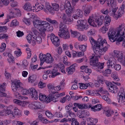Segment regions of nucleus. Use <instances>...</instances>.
Wrapping results in <instances>:
<instances>
[{
  "mask_svg": "<svg viewBox=\"0 0 125 125\" xmlns=\"http://www.w3.org/2000/svg\"><path fill=\"white\" fill-rule=\"evenodd\" d=\"M87 46L83 45L79 46V48L80 50L83 52L85 51L86 50Z\"/></svg>",
  "mask_w": 125,
  "mask_h": 125,
  "instance_id": "obj_50",
  "label": "nucleus"
},
{
  "mask_svg": "<svg viewBox=\"0 0 125 125\" xmlns=\"http://www.w3.org/2000/svg\"><path fill=\"white\" fill-rule=\"evenodd\" d=\"M42 22V21L36 20H34L33 21V23L34 26H35V25H38L41 26Z\"/></svg>",
  "mask_w": 125,
  "mask_h": 125,
  "instance_id": "obj_39",
  "label": "nucleus"
},
{
  "mask_svg": "<svg viewBox=\"0 0 125 125\" xmlns=\"http://www.w3.org/2000/svg\"><path fill=\"white\" fill-rule=\"evenodd\" d=\"M83 8L84 10V14L85 16H87L90 13L92 9V7L90 6L87 5H83Z\"/></svg>",
  "mask_w": 125,
  "mask_h": 125,
  "instance_id": "obj_22",
  "label": "nucleus"
},
{
  "mask_svg": "<svg viewBox=\"0 0 125 125\" xmlns=\"http://www.w3.org/2000/svg\"><path fill=\"white\" fill-rule=\"evenodd\" d=\"M39 34L33 35L32 37L33 38L35 39L38 43H40L42 42V39L41 37L39 35Z\"/></svg>",
  "mask_w": 125,
  "mask_h": 125,
  "instance_id": "obj_32",
  "label": "nucleus"
},
{
  "mask_svg": "<svg viewBox=\"0 0 125 125\" xmlns=\"http://www.w3.org/2000/svg\"><path fill=\"white\" fill-rule=\"evenodd\" d=\"M52 9H53V12L54 10L57 11L59 9V6L58 4L56 3H53L52 5Z\"/></svg>",
  "mask_w": 125,
  "mask_h": 125,
  "instance_id": "obj_44",
  "label": "nucleus"
},
{
  "mask_svg": "<svg viewBox=\"0 0 125 125\" xmlns=\"http://www.w3.org/2000/svg\"><path fill=\"white\" fill-rule=\"evenodd\" d=\"M125 6L123 3L120 7L119 9L117 12V14H116L115 17L117 18L120 17L124 13V8Z\"/></svg>",
  "mask_w": 125,
  "mask_h": 125,
  "instance_id": "obj_18",
  "label": "nucleus"
},
{
  "mask_svg": "<svg viewBox=\"0 0 125 125\" xmlns=\"http://www.w3.org/2000/svg\"><path fill=\"white\" fill-rule=\"evenodd\" d=\"M54 115L56 116L58 118H62L63 117L62 114L60 112L58 113L56 112L54 114Z\"/></svg>",
  "mask_w": 125,
  "mask_h": 125,
  "instance_id": "obj_59",
  "label": "nucleus"
},
{
  "mask_svg": "<svg viewBox=\"0 0 125 125\" xmlns=\"http://www.w3.org/2000/svg\"><path fill=\"white\" fill-rule=\"evenodd\" d=\"M90 122L88 123V125H95L97 122V119H94L92 118H89Z\"/></svg>",
  "mask_w": 125,
  "mask_h": 125,
  "instance_id": "obj_35",
  "label": "nucleus"
},
{
  "mask_svg": "<svg viewBox=\"0 0 125 125\" xmlns=\"http://www.w3.org/2000/svg\"><path fill=\"white\" fill-rule=\"evenodd\" d=\"M55 66L57 68H60V69H64L65 68L64 64L61 63H59L58 64H56L55 65Z\"/></svg>",
  "mask_w": 125,
  "mask_h": 125,
  "instance_id": "obj_49",
  "label": "nucleus"
},
{
  "mask_svg": "<svg viewBox=\"0 0 125 125\" xmlns=\"http://www.w3.org/2000/svg\"><path fill=\"white\" fill-rule=\"evenodd\" d=\"M77 24L76 26V28L80 31H82L83 29H86L88 28V25L86 24V21L85 20H79L77 21Z\"/></svg>",
  "mask_w": 125,
  "mask_h": 125,
  "instance_id": "obj_10",
  "label": "nucleus"
},
{
  "mask_svg": "<svg viewBox=\"0 0 125 125\" xmlns=\"http://www.w3.org/2000/svg\"><path fill=\"white\" fill-rule=\"evenodd\" d=\"M109 47V45H108V46H105L104 47H103L102 48V49L101 50L102 52V53H103V52H106L108 48Z\"/></svg>",
  "mask_w": 125,
  "mask_h": 125,
  "instance_id": "obj_57",
  "label": "nucleus"
},
{
  "mask_svg": "<svg viewBox=\"0 0 125 125\" xmlns=\"http://www.w3.org/2000/svg\"><path fill=\"white\" fill-rule=\"evenodd\" d=\"M59 28L60 29L58 34L59 36L61 38H64L65 39L69 38L70 37V35L68 31L66 26L61 23Z\"/></svg>",
  "mask_w": 125,
  "mask_h": 125,
  "instance_id": "obj_5",
  "label": "nucleus"
},
{
  "mask_svg": "<svg viewBox=\"0 0 125 125\" xmlns=\"http://www.w3.org/2000/svg\"><path fill=\"white\" fill-rule=\"evenodd\" d=\"M78 40L80 41H82L83 40H85L86 39V37L85 35H81L80 33V35L78 36Z\"/></svg>",
  "mask_w": 125,
  "mask_h": 125,
  "instance_id": "obj_45",
  "label": "nucleus"
},
{
  "mask_svg": "<svg viewBox=\"0 0 125 125\" xmlns=\"http://www.w3.org/2000/svg\"><path fill=\"white\" fill-rule=\"evenodd\" d=\"M120 29L117 31V33L116 34L118 37H119V36L120 37H122L125 38V28L123 29L124 28L122 27V26H119Z\"/></svg>",
  "mask_w": 125,
  "mask_h": 125,
  "instance_id": "obj_19",
  "label": "nucleus"
},
{
  "mask_svg": "<svg viewBox=\"0 0 125 125\" xmlns=\"http://www.w3.org/2000/svg\"><path fill=\"white\" fill-rule=\"evenodd\" d=\"M114 79V80L117 81L119 80V79L118 78V76H116V75L115 74H113L112 75Z\"/></svg>",
  "mask_w": 125,
  "mask_h": 125,
  "instance_id": "obj_63",
  "label": "nucleus"
},
{
  "mask_svg": "<svg viewBox=\"0 0 125 125\" xmlns=\"http://www.w3.org/2000/svg\"><path fill=\"white\" fill-rule=\"evenodd\" d=\"M8 37V35L6 34H0V39H3L5 38L7 39Z\"/></svg>",
  "mask_w": 125,
  "mask_h": 125,
  "instance_id": "obj_62",
  "label": "nucleus"
},
{
  "mask_svg": "<svg viewBox=\"0 0 125 125\" xmlns=\"http://www.w3.org/2000/svg\"><path fill=\"white\" fill-rule=\"evenodd\" d=\"M75 14L73 15V17L75 19H77L78 18H82L83 16V12L80 9H78L75 11Z\"/></svg>",
  "mask_w": 125,
  "mask_h": 125,
  "instance_id": "obj_21",
  "label": "nucleus"
},
{
  "mask_svg": "<svg viewBox=\"0 0 125 125\" xmlns=\"http://www.w3.org/2000/svg\"><path fill=\"white\" fill-rule=\"evenodd\" d=\"M30 18L29 19L24 18L23 20V21L27 25H29L30 24Z\"/></svg>",
  "mask_w": 125,
  "mask_h": 125,
  "instance_id": "obj_51",
  "label": "nucleus"
},
{
  "mask_svg": "<svg viewBox=\"0 0 125 125\" xmlns=\"http://www.w3.org/2000/svg\"><path fill=\"white\" fill-rule=\"evenodd\" d=\"M18 24V22H17V21L16 19L13 20L11 22V24L12 25L16 26Z\"/></svg>",
  "mask_w": 125,
  "mask_h": 125,
  "instance_id": "obj_60",
  "label": "nucleus"
},
{
  "mask_svg": "<svg viewBox=\"0 0 125 125\" xmlns=\"http://www.w3.org/2000/svg\"><path fill=\"white\" fill-rule=\"evenodd\" d=\"M73 105L75 106L78 107L79 109H83V104L80 103H74L73 104Z\"/></svg>",
  "mask_w": 125,
  "mask_h": 125,
  "instance_id": "obj_52",
  "label": "nucleus"
},
{
  "mask_svg": "<svg viewBox=\"0 0 125 125\" xmlns=\"http://www.w3.org/2000/svg\"><path fill=\"white\" fill-rule=\"evenodd\" d=\"M45 6L47 9L48 10L49 12L51 13H53V10L52 9V7L49 4H46Z\"/></svg>",
  "mask_w": 125,
  "mask_h": 125,
  "instance_id": "obj_38",
  "label": "nucleus"
},
{
  "mask_svg": "<svg viewBox=\"0 0 125 125\" xmlns=\"http://www.w3.org/2000/svg\"><path fill=\"white\" fill-rule=\"evenodd\" d=\"M17 36L18 37H20L22 36L24 34L23 32L21 31H19L16 32Z\"/></svg>",
  "mask_w": 125,
  "mask_h": 125,
  "instance_id": "obj_64",
  "label": "nucleus"
},
{
  "mask_svg": "<svg viewBox=\"0 0 125 125\" xmlns=\"http://www.w3.org/2000/svg\"><path fill=\"white\" fill-rule=\"evenodd\" d=\"M121 90L123 92H120V91H119V93H118L117 98L119 103L125 104V94L123 91V89H121Z\"/></svg>",
  "mask_w": 125,
  "mask_h": 125,
  "instance_id": "obj_11",
  "label": "nucleus"
},
{
  "mask_svg": "<svg viewBox=\"0 0 125 125\" xmlns=\"http://www.w3.org/2000/svg\"><path fill=\"white\" fill-rule=\"evenodd\" d=\"M12 89L14 92V95L15 97L21 100H25L27 99V97H24L21 95L18 92L22 88L20 84V82L19 81L14 80L11 81Z\"/></svg>",
  "mask_w": 125,
  "mask_h": 125,
  "instance_id": "obj_1",
  "label": "nucleus"
},
{
  "mask_svg": "<svg viewBox=\"0 0 125 125\" xmlns=\"http://www.w3.org/2000/svg\"><path fill=\"white\" fill-rule=\"evenodd\" d=\"M39 99L41 101L44 102L46 104L48 103V96L46 97V95L42 94V93H40L39 96Z\"/></svg>",
  "mask_w": 125,
  "mask_h": 125,
  "instance_id": "obj_29",
  "label": "nucleus"
},
{
  "mask_svg": "<svg viewBox=\"0 0 125 125\" xmlns=\"http://www.w3.org/2000/svg\"><path fill=\"white\" fill-rule=\"evenodd\" d=\"M60 74V73L58 72L57 68L55 66L52 71V74L49 75V77L54 78L57 75Z\"/></svg>",
  "mask_w": 125,
  "mask_h": 125,
  "instance_id": "obj_26",
  "label": "nucleus"
},
{
  "mask_svg": "<svg viewBox=\"0 0 125 125\" xmlns=\"http://www.w3.org/2000/svg\"><path fill=\"white\" fill-rule=\"evenodd\" d=\"M50 93L48 95V103L52 101L53 102H56L58 101V99L57 98L55 97L54 94L57 93V92L53 91V90H51L50 91Z\"/></svg>",
  "mask_w": 125,
  "mask_h": 125,
  "instance_id": "obj_15",
  "label": "nucleus"
},
{
  "mask_svg": "<svg viewBox=\"0 0 125 125\" xmlns=\"http://www.w3.org/2000/svg\"><path fill=\"white\" fill-rule=\"evenodd\" d=\"M61 9L62 10H65L66 13L67 14L73 12V9L72 7L70 2L68 0L65 1L64 5H61Z\"/></svg>",
  "mask_w": 125,
  "mask_h": 125,
  "instance_id": "obj_7",
  "label": "nucleus"
},
{
  "mask_svg": "<svg viewBox=\"0 0 125 125\" xmlns=\"http://www.w3.org/2000/svg\"><path fill=\"white\" fill-rule=\"evenodd\" d=\"M101 12L104 14L106 15L109 12V11L108 9L105 10V9H103L101 11Z\"/></svg>",
  "mask_w": 125,
  "mask_h": 125,
  "instance_id": "obj_61",
  "label": "nucleus"
},
{
  "mask_svg": "<svg viewBox=\"0 0 125 125\" xmlns=\"http://www.w3.org/2000/svg\"><path fill=\"white\" fill-rule=\"evenodd\" d=\"M115 69L116 71H119L120 70L121 68V65L119 64H115L113 67Z\"/></svg>",
  "mask_w": 125,
  "mask_h": 125,
  "instance_id": "obj_55",
  "label": "nucleus"
},
{
  "mask_svg": "<svg viewBox=\"0 0 125 125\" xmlns=\"http://www.w3.org/2000/svg\"><path fill=\"white\" fill-rule=\"evenodd\" d=\"M104 16L101 15L97 18H96L90 17L88 19V22L91 26L95 27L97 26L96 25H98V26L102 25L104 22Z\"/></svg>",
  "mask_w": 125,
  "mask_h": 125,
  "instance_id": "obj_4",
  "label": "nucleus"
},
{
  "mask_svg": "<svg viewBox=\"0 0 125 125\" xmlns=\"http://www.w3.org/2000/svg\"><path fill=\"white\" fill-rule=\"evenodd\" d=\"M50 39L53 44L56 47H58L60 44V40L57 36H55L52 33L50 35Z\"/></svg>",
  "mask_w": 125,
  "mask_h": 125,
  "instance_id": "obj_14",
  "label": "nucleus"
},
{
  "mask_svg": "<svg viewBox=\"0 0 125 125\" xmlns=\"http://www.w3.org/2000/svg\"><path fill=\"white\" fill-rule=\"evenodd\" d=\"M101 3L103 4L106 2L108 6H111L112 7H115L116 2L114 0H100Z\"/></svg>",
  "mask_w": 125,
  "mask_h": 125,
  "instance_id": "obj_17",
  "label": "nucleus"
},
{
  "mask_svg": "<svg viewBox=\"0 0 125 125\" xmlns=\"http://www.w3.org/2000/svg\"><path fill=\"white\" fill-rule=\"evenodd\" d=\"M116 33V31H113L112 29H110L108 33L109 40L112 42H114L115 39H116V38H118L117 35H116V34L115 35Z\"/></svg>",
  "mask_w": 125,
  "mask_h": 125,
  "instance_id": "obj_16",
  "label": "nucleus"
},
{
  "mask_svg": "<svg viewBox=\"0 0 125 125\" xmlns=\"http://www.w3.org/2000/svg\"><path fill=\"white\" fill-rule=\"evenodd\" d=\"M45 60V61L47 63H52L54 60V59L51 56V54L49 53H47L46 54Z\"/></svg>",
  "mask_w": 125,
  "mask_h": 125,
  "instance_id": "obj_25",
  "label": "nucleus"
},
{
  "mask_svg": "<svg viewBox=\"0 0 125 125\" xmlns=\"http://www.w3.org/2000/svg\"><path fill=\"white\" fill-rule=\"evenodd\" d=\"M46 84L45 83H43L42 82H39L38 83V86L39 87L41 88H42L45 87L46 86Z\"/></svg>",
  "mask_w": 125,
  "mask_h": 125,
  "instance_id": "obj_54",
  "label": "nucleus"
},
{
  "mask_svg": "<svg viewBox=\"0 0 125 125\" xmlns=\"http://www.w3.org/2000/svg\"><path fill=\"white\" fill-rule=\"evenodd\" d=\"M22 94L26 95L28 94L31 95V97L34 98L36 99L38 97V93L36 90L34 88H31L28 90L23 89L21 91Z\"/></svg>",
  "mask_w": 125,
  "mask_h": 125,
  "instance_id": "obj_6",
  "label": "nucleus"
},
{
  "mask_svg": "<svg viewBox=\"0 0 125 125\" xmlns=\"http://www.w3.org/2000/svg\"><path fill=\"white\" fill-rule=\"evenodd\" d=\"M69 121H71L72 122L71 125H79V123L77 121L76 119L74 118H68Z\"/></svg>",
  "mask_w": 125,
  "mask_h": 125,
  "instance_id": "obj_34",
  "label": "nucleus"
},
{
  "mask_svg": "<svg viewBox=\"0 0 125 125\" xmlns=\"http://www.w3.org/2000/svg\"><path fill=\"white\" fill-rule=\"evenodd\" d=\"M80 35V33L77 31H72L71 36L73 37H77Z\"/></svg>",
  "mask_w": 125,
  "mask_h": 125,
  "instance_id": "obj_37",
  "label": "nucleus"
},
{
  "mask_svg": "<svg viewBox=\"0 0 125 125\" xmlns=\"http://www.w3.org/2000/svg\"><path fill=\"white\" fill-rule=\"evenodd\" d=\"M94 106H93L91 108V111H94V112H96V111H99L101 109V108L102 107H99H99H98V108H96L95 107V108H94Z\"/></svg>",
  "mask_w": 125,
  "mask_h": 125,
  "instance_id": "obj_58",
  "label": "nucleus"
},
{
  "mask_svg": "<svg viewBox=\"0 0 125 125\" xmlns=\"http://www.w3.org/2000/svg\"><path fill=\"white\" fill-rule=\"evenodd\" d=\"M23 8L27 11H29L32 10V6L29 2H26L23 7Z\"/></svg>",
  "mask_w": 125,
  "mask_h": 125,
  "instance_id": "obj_27",
  "label": "nucleus"
},
{
  "mask_svg": "<svg viewBox=\"0 0 125 125\" xmlns=\"http://www.w3.org/2000/svg\"><path fill=\"white\" fill-rule=\"evenodd\" d=\"M104 63L98 62V59H95L94 57H92L90 58V64L91 65L93 66V68L95 69L97 71L101 72V69L104 68Z\"/></svg>",
  "mask_w": 125,
  "mask_h": 125,
  "instance_id": "obj_3",
  "label": "nucleus"
},
{
  "mask_svg": "<svg viewBox=\"0 0 125 125\" xmlns=\"http://www.w3.org/2000/svg\"><path fill=\"white\" fill-rule=\"evenodd\" d=\"M114 56L118 58V61L121 63L122 64L125 66V56L121 52L117 51H114Z\"/></svg>",
  "mask_w": 125,
  "mask_h": 125,
  "instance_id": "obj_8",
  "label": "nucleus"
},
{
  "mask_svg": "<svg viewBox=\"0 0 125 125\" xmlns=\"http://www.w3.org/2000/svg\"><path fill=\"white\" fill-rule=\"evenodd\" d=\"M46 55L43 54L42 53H41L39 55V58L40 60L41 59V60L46 61L45 58L46 57Z\"/></svg>",
  "mask_w": 125,
  "mask_h": 125,
  "instance_id": "obj_47",
  "label": "nucleus"
},
{
  "mask_svg": "<svg viewBox=\"0 0 125 125\" xmlns=\"http://www.w3.org/2000/svg\"><path fill=\"white\" fill-rule=\"evenodd\" d=\"M13 102L14 103L23 107H25L28 104L27 102L25 101H22L17 99H14Z\"/></svg>",
  "mask_w": 125,
  "mask_h": 125,
  "instance_id": "obj_28",
  "label": "nucleus"
},
{
  "mask_svg": "<svg viewBox=\"0 0 125 125\" xmlns=\"http://www.w3.org/2000/svg\"><path fill=\"white\" fill-rule=\"evenodd\" d=\"M33 104L35 106L34 108L36 109H42L44 107V105L42 103L38 102H34Z\"/></svg>",
  "mask_w": 125,
  "mask_h": 125,
  "instance_id": "obj_30",
  "label": "nucleus"
},
{
  "mask_svg": "<svg viewBox=\"0 0 125 125\" xmlns=\"http://www.w3.org/2000/svg\"><path fill=\"white\" fill-rule=\"evenodd\" d=\"M62 19L63 22L67 24L71 23V22H72L73 20V19L72 18L71 19L67 18L66 16L64 14H63L62 15Z\"/></svg>",
  "mask_w": 125,
  "mask_h": 125,
  "instance_id": "obj_24",
  "label": "nucleus"
},
{
  "mask_svg": "<svg viewBox=\"0 0 125 125\" xmlns=\"http://www.w3.org/2000/svg\"><path fill=\"white\" fill-rule=\"evenodd\" d=\"M114 59L110 58L108 60L107 62V64L108 66H111L112 68H113L114 65L116 64L114 60Z\"/></svg>",
  "mask_w": 125,
  "mask_h": 125,
  "instance_id": "obj_31",
  "label": "nucleus"
},
{
  "mask_svg": "<svg viewBox=\"0 0 125 125\" xmlns=\"http://www.w3.org/2000/svg\"><path fill=\"white\" fill-rule=\"evenodd\" d=\"M2 113H3V115H4L7 116H9L10 118H12L14 117V115L13 114V112L11 110L7 109H5L2 111Z\"/></svg>",
  "mask_w": 125,
  "mask_h": 125,
  "instance_id": "obj_20",
  "label": "nucleus"
},
{
  "mask_svg": "<svg viewBox=\"0 0 125 125\" xmlns=\"http://www.w3.org/2000/svg\"><path fill=\"white\" fill-rule=\"evenodd\" d=\"M63 62L66 65H70V63L68 61L67 57L66 56H65L63 57Z\"/></svg>",
  "mask_w": 125,
  "mask_h": 125,
  "instance_id": "obj_42",
  "label": "nucleus"
},
{
  "mask_svg": "<svg viewBox=\"0 0 125 125\" xmlns=\"http://www.w3.org/2000/svg\"><path fill=\"white\" fill-rule=\"evenodd\" d=\"M124 40V38L122 37H119L118 38H116V39H114V41H116V44L117 45H119L120 43V42H121L123 41Z\"/></svg>",
  "mask_w": 125,
  "mask_h": 125,
  "instance_id": "obj_43",
  "label": "nucleus"
},
{
  "mask_svg": "<svg viewBox=\"0 0 125 125\" xmlns=\"http://www.w3.org/2000/svg\"><path fill=\"white\" fill-rule=\"evenodd\" d=\"M45 114L48 118L50 119L52 118L54 116V115L52 114L48 110L45 112Z\"/></svg>",
  "mask_w": 125,
  "mask_h": 125,
  "instance_id": "obj_41",
  "label": "nucleus"
},
{
  "mask_svg": "<svg viewBox=\"0 0 125 125\" xmlns=\"http://www.w3.org/2000/svg\"><path fill=\"white\" fill-rule=\"evenodd\" d=\"M31 30V32H30V34L28 35L26 38L29 43H31V42L32 37L33 36V35L39 34L36 30V28L35 27L32 28Z\"/></svg>",
  "mask_w": 125,
  "mask_h": 125,
  "instance_id": "obj_13",
  "label": "nucleus"
},
{
  "mask_svg": "<svg viewBox=\"0 0 125 125\" xmlns=\"http://www.w3.org/2000/svg\"><path fill=\"white\" fill-rule=\"evenodd\" d=\"M107 117L111 116L113 115L114 112L113 111L110 110H107L106 111H104Z\"/></svg>",
  "mask_w": 125,
  "mask_h": 125,
  "instance_id": "obj_40",
  "label": "nucleus"
},
{
  "mask_svg": "<svg viewBox=\"0 0 125 125\" xmlns=\"http://www.w3.org/2000/svg\"><path fill=\"white\" fill-rule=\"evenodd\" d=\"M76 64H74L70 66L69 68H67L66 69V71L69 74H72L75 70V68L77 66Z\"/></svg>",
  "mask_w": 125,
  "mask_h": 125,
  "instance_id": "obj_23",
  "label": "nucleus"
},
{
  "mask_svg": "<svg viewBox=\"0 0 125 125\" xmlns=\"http://www.w3.org/2000/svg\"><path fill=\"white\" fill-rule=\"evenodd\" d=\"M13 112L14 113L13 114L14 115H16L20 116H21V111L17 108H15L14 109V110Z\"/></svg>",
  "mask_w": 125,
  "mask_h": 125,
  "instance_id": "obj_36",
  "label": "nucleus"
},
{
  "mask_svg": "<svg viewBox=\"0 0 125 125\" xmlns=\"http://www.w3.org/2000/svg\"><path fill=\"white\" fill-rule=\"evenodd\" d=\"M80 88L81 89H85L88 87L86 83H80Z\"/></svg>",
  "mask_w": 125,
  "mask_h": 125,
  "instance_id": "obj_46",
  "label": "nucleus"
},
{
  "mask_svg": "<svg viewBox=\"0 0 125 125\" xmlns=\"http://www.w3.org/2000/svg\"><path fill=\"white\" fill-rule=\"evenodd\" d=\"M8 56L9 58V59H8L9 62H13L14 61V58L13 56L10 54H9Z\"/></svg>",
  "mask_w": 125,
  "mask_h": 125,
  "instance_id": "obj_56",
  "label": "nucleus"
},
{
  "mask_svg": "<svg viewBox=\"0 0 125 125\" xmlns=\"http://www.w3.org/2000/svg\"><path fill=\"white\" fill-rule=\"evenodd\" d=\"M50 24L48 22L44 21H42L41 24L40 28L39 29L41 35L44 37L46 34L45 32L47 30L48 27H49Z\"/></svg>",
  "mask_w": 125,
  "mask_h": 125,
  "instance_id": "obj_9",
  "label": "nucleus"
},
{
  "mask_svg": "<svg viewBox=\"0 0 125 125\" xmlns=\"http://www.w3.org/2000/svg\"><path fill=\"white\" fill-rule=\"evenodd\" d=\"M105 43H107L106 39H104L103 41L101 38L98 39L97 42L96 43V44H95L96 45H94V46L93 47V50L95 54H94V56L92 57H94L95 59H98V57H100V55L103 54L102 53L100 47L101 45L103 47Z\"/></svg>",
  "mask_w": 125,
  "mask_h": 125,
  "instance_id": "obj_2",
  "label": "nucleus"
},
{
  "mask_svg": "<svg viewBox=\"0 0 125 125\" xmlns=\"http://www.w3.org/2000/svg\"><path fill=\"white\" fill-rule=\"evenodd\" d=\"M56 28L58 27V25H59V23L55 20H52L51 23Z\"/></svg>",
  "mask_w": 125,
  "mask_h": 125,
  "instance_id": "obj_48",
  "label": "nucleus"
},
{
  "mask_svg": "<svg viewBox=\"0 0 125 125\" xmlns=\"http://www.w3.org/2000/svg\"><path fill=\"white\" fill-rule=\"evenodd\" d=\"M106 84L107 88H109V90L111 92L115 94L119 90L117 87L113 84L111 82H108L106 83Z\"/></svg>",
  "mask_w": 125,
  "mask_h": 125,
  "instance_id": "obj_12",
  "label": "nucleus"
},
{
  "mask_svg": "<svg viewBox=\"0 0 125 125\" xmlns=\"http://www.w3.org/2000/svg\"><path fill=\"white\" fill-rule=\"evenodd\" d=\"M104 20L105 26H108L110 24L111 21V18L109 16H106Z\"/></svg>",
  "mask_w": 125,
  "mask_h": 125,
  "instance_id": "obj_33",
  "label": "nucleus"
},
{
  "mask_svg": "<svg viewBox=\"0 0 125 125\" xmlns=\"http://www.w3.org/2000/svg\"><path fill=\"white\" fill-rule=\"evenodd\" d=\"M89 41L93 45V44H94V45H95L96 44V43L97 42V41H95V40L92 37H90L89 38ZM96 45H95V46Z\"/></svg>",
  "mask_w": 125,
  "mask_h": 125,
  "instance_id": "obj_53",
  "label": "nucleus"
}]
</instances>
